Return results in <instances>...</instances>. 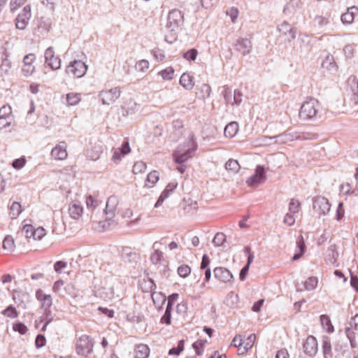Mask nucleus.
<instances>
[{
    "label": "nucleus",
    "instance_id": "nucleus-1",
    "mask_svg": "<svg viewBox=\"0 0 358 358\" xmlns=\"http://www.w3.org/2000/svg\"><path fill=\"white\" fill-rule=\"evenodd\" d=\"M185 21L184 13L180 10L173 8L167 15L166 27L171 31H177L182 27Z\"/></svg>",
    "mask_w": 358,
    "mask_h": 358
},
{
    "label": "nucleus",
    "instance_id": "nucleus-2",
    "mask_svg": "<svg viewBox=\"0 0 358 358\" xmlns=\"http://www.w3.org/2000/svg\"><path fill=\"white\" fill-rule=\"evenodd\" d=\"M319 102L314 98H308L305 101L300 109L299 117L303 120H310L317 115Z\"/></svg>",
    "mask_w": 358,
    "mask_h": 358
},
{
    "label": "nucleus",
    "instance_id": "nucleus-3",
    "mask_svg": "<svg viewBox=\"0 0 358 358\" xmlns=\"http://www.w3.org/2000/svg\"><path fill=\"white\" fill-rule=\"evenodd\" d=\"M345 333L350 341V346L352 349L358 347L357 338L358 337V314H356L351 318L349 326L345 329Z\"/></svg>",
    "mask_w": 358,
    "mask_h": 358
},
{
    "label": "nucleus",
    "instance_id": "nucleus-4",
    "mask_svg": "<svg viewBox=\"0 0 358 358\" xmlns=\"http://www.w3.org/2000/svg\"><path fill=\"white\" fill-rule=\"evenodd\" d=\"M94 343L89 336L82 335L76 341V350L77 354L87 356L93 350Z\"/></svg>",
    "mask_w": 358,
    "mask_h": 358
},
{
    "label": "nucleus",
    "instance_id": "nucleus-5",
    "mask_svg": "<svg viewBox=\"0 0 358 358\" xmlns=\"http://www.w3.org/2000/svg\"><path fill=\"white\" fill-rule=\"evenodd\" d=\"M266 170L263 166L258 165L255 173L246 180V184L251 187H257L266 180Z\"/></svg>",
    "mask_w": 358,
    "mask_h": 358
},
{
    "label": "nucleus",
    "instance_id": "nucleus-6",
    "mask_svg": "<svg viewBox=\"0 0 358 358\" xmlns=\"http://www.w3.org/2000/svg\"><path fill=\"white\" fill-rule=\"evenodd\" d=\"M118 203L119 199L117 196L112 195L108 198L105 208V213L106 216V222H108V225L113 222V219L115 216V212Z\"/></svg>",
    "mask_w": 358,
    "mask_h": 358
},
{
    "label": "nucleus",
    "instance_id": "nucleus-7",
    "mask_svg": "<svg viewBox=\"0 0 358 358\" xmlns=\"http://www.w3.org/2000/svg\"><path fill=\"white\" fill-rule=\"evenodd\" d=\"M87 65L80 60H76L69 64L66 68L67 73L76 78H81L87 71Z\"/></svg>",
    "mask_w": 358,
    "mask_h": 358
},
{
    "label": "nucleus",
    "instance_id": "nucleus-8",
    "mask_svg": "<svg viewBox=\"0 0 358 358\" xmlns=\"http://www.w3.org/2000/svg\"><path fill=\"white\" fill-rule=\"evenodd\" d=\"M45 64L55 71L61 67V59L55 53L52 48H48L45 52Z\"/></svg>",
    "mask_w": 358,
    "mask_h": 358
},
{
    "label": "nucleus",
    "instance_id": "nucleus-9",
    "mask_svg": "<svg viewBox=\"0 0 358 358\" xmlns=\"http://www.w3.org/2000/svg\"><path fill=\"white\" fill-rule=\"evenodd\" d=\"M121 90L119 87L103 90L100 93L102 102L104 104H110L115 102L120 96Z\"/></svg>",
    "mask_w": 358,
    "mask_h": 358
},
{
    "label": "nucleus",
    "instance_id": "nucleus-10",
    "mask_svg": "<svg viewBox=\"0 0 358 358\" xmlns=\"http://www.w3.org/2000/svg\"><path fill=\"white\" fill-rule=\"evenodd\" d=\"M31 17V8L29 6L24 7L22 12L17 15L15 20L17 29H24L29 23Z\"/></svg>",
    "mask_w": 358,
    "mask_h": 358
},
{
    "label": "nucleus",
    "instance_id": "nucleus-11",
    "mask_svg": "<svg viewBox=\"0 0 358 358\" xmlns=\"http://www.w3.org/2000/svg\"><path fill=\"white\" fill-rule=\"evenodd\" d=\"M304 353L310 358H313L317 352V341L313 336H309L303 345Z\"/></svg>",
    "mask_w": 358,
    "mask_h": 358
},
{
    "label": "nucleus",
    "instance_id": "nucleus-12",
    "mask_svg": "<svg viewBox=\"0 0 358 358\" xmlns=\"http://www.w3.org/2000/svg\"><path fill=\"white\" fill-rule=\"evenodd\" d=\"M213 273L215 278L223 283L230 282L234 278L231 271L224 267H216Z\"/></svg>",
    "mask_w": 358,
    "mask_h": 358
},
{
    "label": "nucleus",
    "instance_id": "nucleus-13",
    "mask_svg": "<svg viewBox=\"0 0 358 358\" xmlns=\"http://www.w3.org/2000/svg\"><path fill=\"white\" fill-rule=\"evenodd\" d=\"M36 55L34 54H28L23 59L22 72L25 76H31L35 71L34 63L36 61Z\"/></svg>",
    "mask_w": 358,
    "mask_h": 358
},
{
    "label": "nucleus",
    "instance_id": "nucleus-14",
    "mask_svg": "<svg viewBox=\"0 0 358 358\" xmlns=\"http://www.w3.org/2000/svg\"><path fill=\"white\" fill-rule=\"evenodd\" d=\"M36 297L41 303V308L47 310L52 304V299L50 294H45L42 289L36 292Z\"/></svg>",
    "mask_w": 358,
    "mask_h": 358
},
{
    "label": "nucleus",
    "instance_id": "nucleus-15",
    "mask_svg": "<svg viewBox=\"0 0 358 358\" xmlns=\"http://www.w3.org/2000/svg\"><path fill=\"white\" fill-rule=\"evenodd\" d=\"M69 213L74 220H78L83 213V208L78 201H72L69 206Z\"/></svg>",
    "mask_w": 358,
    "mask_h": 358
},
{
    "label": "nucleus",
    "instance_id": "nucleus-16",
    "mask_svg": "<svg viewBox=\"0 0 358 358\" xmlns=\"http://www.w3.org/2000/svg\"><path fill=\"white\" fill-rule=\"evenodd\" d=\"M11 115L12 109L10 106H3L0 108V128L10 125V122L7 120L10 118Z\"/></svg>",
    "mask_w": 358,
    "mask_h": 358
},
{
    "label": "nucleus",
    "instance_id": "nucleus-17",
    "mask_svg": "<svg viewBox=\"0 0 358 358\" xmlns=\"http://www.w3.org/2000/svg\"><path fill=\"white\" fill-rule=\"evenodd\" d=\"M314 208H317L321 215H326L330 210L331 204L327 199L320 197L315 201Z\"/></svg>",
    "mask_w": 358,
    "mask_h": 358
},
{
    "label": "nucleus",
    "instance_id": "nucleus-18",
    "mask_svg": "<svg viewBox=\"0 0 358 358\" xmlns=\"http://www.w3.org/2000/svg\"><path fill=\"white\" fill-rule=\"evenodd\" d=\"M177 183L175 182H170L169 183L165 189L162 192L161 195L158 198L157 202L155 204V208L159 207L164 201L168 198L171 193H172L175 189L177 187Z\"/></svg>",
    "mask_w": 358,
    "mask_h": 358
},
{
    "label": "nucleus",
    "instance_id": "nucleus-19",
    "mask_svg": "<svg viewBox=\"0 0 358 358\" xmlns=\"http://www.w3.org/2000/svg\"><path fill=\"white\" fill-rule=\"evenodd\" d=\"M338 253L334 244L331 245L325 252V261L327 264L334 265L337 261Z\"/></svg>",
    "mask_w": 358,
    "mask_h": 358
},
{
    "label": "nucleus",
    "instance_id": "nucleus-20",
    "mask_svg": "<svg viewBox=\"0 0 358 358\" xmlns=\"http://www.w3.org/2000/svg\"><path fill=\"white\" fill-rule=\"evenodd\" d=\"M98 295L104 301L111 300L114 296V290L112 287L103 286L97 290Z\"/></svg>",
    "mask_w": 358,
    "mask_h": 358
},
{
    "label": "nucleus",
    "instance_id": "nucleus-21",
    "mask_svg": "<svg viewBox=\"0 0 358 358\" xmlns=\"http://www.w3.org/2000/svg\"><path fill=\"white\" fill-rule=\"evenodd\" d=\"M180 84L187 90H191L194 85V78L188 73H184L180 78Z\"/></svg>",
    "mask_w": 358,
    "mask_h": 358
},
{
    "label": "nucleus",
    "instance_id": "nucleus-22",
    "mask_svg": "<svg viewBox=\"0 0 358 358\" xmlns=\"http://www.w3.org/2000/svg\"><path fill=\"white\" fill-rule=\"evenodd\" d=\"M358 13V9L356 7H351L348 8L347 12L341 15V20L344 24H351L355 19V15Z\"/></svg>",
    "mask_w": 358,
    "mask_h": 358
},
{
    "label": "nucleus",
    "instance_id": "nucleus-23",
    "mask_svg": "<svg viewBox=\"0 0 358 358\" xmlns=\"http://www.w3.org/2000/svg\"><path fill=\"white\" fill-rule=\"evenodd\" d=\"M150 354V348L147 345L139 344L134 350L135 358H148Z\"/></svg>",
    "mask_w": 358,
    "mask_h": 358
},
{
    "label": "nucleus",
    "instance_id": "nucleus-24",
    "mask_svg": "<svg viewBox=\"0 0 358 358\" xmlns=\"http://www.w3.org/2000/svg\"><path fill=\"white\" fill-rule=\"evenodd\" d=\"M237 49L244 55L249 54L252 49V43L248 39L242 38L238 41Z\"/></svg>",
    "mask_w": 358,
    "mask_h": 358
},
{
    "label": "nucleus",
    "instance_id": "nucleus-25",
    "mask_svg": "<svg viewBox=\"0 0 358 358\" xmlns=\"http://www.w3.org/2000/svg\"><path fill=\"white\" fill-rule=\"evenodd\" d=\"M322 352L324 358L332 357L331 340L328 336H323L322 338Z\"/></svg>",
    "mask_w": 358,
    "mask_h": 358
},
{
    "label": "nucleus",
    "instance_id": "nucleus-26",
    "mask_svg": "<svg viewBox=\"0 0 358 358\" xmlns=\"http://www.w3.org/2000/svg\"><path fill=\"white\" fill-rule=\"evenodd\" d=\"M238 131V124L236 122L228 124L224 131V136L228 138H233Z\"/></svg>",
    "mask_w": 358,
    "mask_h": 358
},
{
    "label": "nucleus",
    "instance_id": "nucleus-27",
    "mask_svg": "<svg viewBox=\"0 0 358 358\" xmlns=\"http://www.w3.org/2000/svg\"><path fill=\"white\" fill-rule=\"evenodd\" d=\"M51 154L52 157H66L67 152L65 143H62L57 145L52 150Z\"/></svg>",
    "mask_w": 358,
    "mask_h": 358
},
{
    "label": "nucleus",
    "instance_id": "nucleus-28",
    "mask_svg": "<svg viewBox=\"0 0 358 358\" xmlns=\"http://www.w3.org/2000/svg\"><path fill=\"white\" fill-rule=\"evenodd\" d=\"M159 176L157 171H153L148 176L145 181V187L148 188L152 187L158 181Z\"/></svg>",
    "mask_w": 358,
    "mask_h": 358
},
{
    "label": "nucleus",
    "instance_id": "nucleus-29",
    "mask_svg": "<svg viewBox=\"0 0 358 358\" xmlns=\"http://www.w3.org/2000/svg\"><path fill=\"white\" fill-rule=\"evenodd\" d=\"M225 168L228 171H231L233 173H237L241 166L237 160L230 158L225 164Z\"/></svg>",
    "mask_w": 358,
    "mask_h": 358
},
{
    "label": "nucleus",
    "instance_id": "nucleus-30",
    "mask_svg": "<svg viewBox=\"0 0 358 358\" xmlns=\"http://www.w3.org/2000/svg\"><path fill=\"white\" fill-rule=\"evenodd\" d=\"M320 321L323 327L325 328L328 332L331 333L334 331V327L328 315H322L320 316Z\"/></svg>",
    "mask_w": 358,
    "mask_h": 358
},
{
    "label": "nucleus",
    "instance_id": "nucleus-31",
    "mask_svg": "<svg viewBox=\"0 0 358 358\" xmlns=\"http://www.w3.org/2000/svg\"><path fill=\"white\" fill-rule=\"evenodd\" d=\"M296 244L299 248V252L294 255L292 257L293 261L298 260L303 255L305 251L306 245L302 236H301L300 239L297 241Z\"/></svg>",
    "mask_w": 358,
    "mask_h": 358
},
{
    "label": "nucleus",
    "instance_id": "nucleus-32",
    "mask_svg": "<svg viewBox=\"0 0 358 358\" xmlns=\"http://www.w3.org/2000/svg\"><path fill=\"white\" fill-rule=\"evenodd\" d=\"M10 210L11 218H16L22 212V207L20 203L18 202H13L10 208Z\"/></svg>",
    "mask_w": 358,
    "mask_h": 358
},
{
    "label": "nucleus",
    "instance_id": "nucleus-33",
    "mask_svg": "<svg viewBox=\"0 0 358 358\" xmlns=\"http://www.w3.org/2000/svg\"><path fill=\"white\" fill-rule=\"evenodd\" d=\"M3 248L9 252H12L15 248L14 240L11 236H6L3 241Z\"/></svg>",
    "mask_w": 358,
    "mask_h": 358
},
{
    "label": "nucleus",
    "instance_id": "nucleus-34",
    "mask_svg": "<svg viewBox=\"0 0 358 358\" xmlns=\"http://www.w3.org/2000/svg\"><path fill=\"white\" fill-rule=\"evenodd\" d=\"M1 314L12 319L16 318L18 316L17 310L12 305L8 306L5 310H3L1 312Z\"/></svg>",
    "mask_w": 358,
    "mask_h": 358
},
{
    "label": "nucleus",
    "instance_id": "nucleus-35",
    "mask_svg": "<svg viewBox=\"0 0 358 358\" xmlns=\"http://www.w3.org/2000/svg\"><path fill=\"white\" fill-rule=\"evenodd\" d=\"M164 80H172L174 75V69L171 66H169L159 72Z\"/></svg>",
    "mask_w": 358,
    "mask_h": 358
},
{
    "label": "nucleus",
    "instance_id": "nucleus-36",
    "mask_svg": "<svg viewBox=\"0 0 358 358\" xmlns=\"http://www.w3.org/2000/svg\"><path fill=\"white\" fill-rule=\"evenodd\" d=\"M207 343L206 340H198L195 341L192 344V348L194 349L196 355H201L203 352V348H204L206 343Z\"/></svg>",
    "mask_w": 358,
    "mask_h": 358
},
{
    "label": "nucleus",
    "instance_id": "nucleus-37",
    "mask_svg": "<svg viewBox=\"0 0 358 358\" xmlns=\"http://www.w3.org/2000/svg\"><path fill=\"white\" fill-rule=\"evenodd\" d=\"M317 282L316 277H310L304 282L305 289L308 291L313 290L317 287Z\"/></svg>",
    "mask_w": 358,
    "mask_h": 358
},
{
    "label": "nucleus",
    "instance_id": "nucleus-38",
    "mask_svg": "<svg viewBox=\"0 0 358 358\" xmlns=\"http://www.w3.org/2000/svg\"><path fill=\"white\" fill-rule=\"evenodd\" d=\"M185 346V341L180 340L178 343L177 347H173L169 351V355H179L183 351Z\"/></svg>",
    "mask_w": 358,
    "mask_h": 358
},
{
    "label": "nucleus",
    "instance_id": "nucleus-39",
    "mask_svg": "<svg viewBox=\"0 0 358 358\" xmlns=\"http://www.w3.org/2000/svg\"><path fill=\"white\" fill-rule=\"evenodd\" d=\"M226 242V236L222 232H218L215 234L213 239V243L217 246H222Z\"/></svg>",
    "mask_w": 358,
    "mask_h": 358
},
{
    "label": "nucleus",
    "instance_id": "nucleus-40",
    "mask_svg": "<svg viewBox=\"0 0 358 358\" xmlns=\"http://www.w3.org/2000/svg\"><path fill=\"white\" fill-rule=\"evenodd\" d=\"M256 338V336L254 334H250L247 338L242 337V343L246 347V349H250L254 343Z\"/></svg>",
    "mask_w": 358,
    "mask_h": 358
},
{
    "label": "nucleus",
    "instance_id": "nucleus-41",
    "mask_svg": "<svg viewBox=\"0 0 358 358\" xmlns=\"http://www.w3.org/2000/svg\"><path fill=\"white\" fill-rule=\"evenodd\" d=\"M146 164L143 161H138L133 166L132 171L134 174L141 173L146 169Z\"/></svg>",
    "mask_w": 358,
    "mask_h": 358
},
{
    "label": "nucleus",
    "instance_id": "nucleus-42",
    "mask_svg": "<svg viewBox=\"0 0 358 358\" xmlns=\"http://www.w3.org/2000/svg\"><path fill=\"white\" fill-rule=\"evenodd\" d=\"M163 259V252L159 250H155L151 255L150 261L154 264H158Z\"/></svg>",
    "mask_w": 358,
    "mask_h": 358
},
{
    "label": "nucleus",
    "instance_id": "nucleus-43",
    "mask_svg": "<svg viewBox=\"0 0 358 358\" xmlns=\"http://www.w3.org/2000/svg\"><path fill=\"white\" fill-rule=\"evenodd\" d=\"M191 273V268L187 264H182L178 268V273L182 278H187Z\"/></svg>",
    "mask_w": 358,
    "mask_h": 358
},
{
    "label": "nucleus",
    "instance_id": "nucleus-44",
    "mask_svg": "<svg viewBox=\"0 0 358 358\" xmlns=\"http://www.w3.org/2000/svg\"><path fill=\"white\" fill-rule=\"evenodd\" d=\"M66 100L69 106H75L79 103L80 98L78 94L70 93L67 94Z\"/></svg>",
    "mask_w": 358,
    "mask_h": 358
},
{
    "label": "nucleus",
    "instance_id": "nucleus-45",
    "mask_svg": "<svg viewBox=\"0 0 358 358\" xmlns=\"http://www.w3.org/2000/svg\"><path fill=\"white\" fill-rule=\"evenodd\" d=\"M45 312L44 313V317L42 320L45 322V324L41 329L43 331H45L46 330V327H47L48 324L49 323H50L54 319V316L52 315V314L50 310L48 309L47 310H45Z\"/></svg>",
    "mask_w": 358,
    "mask_h": 358
},
{
    "label": "nucleus",
    "instance_id": "nucleus-46",
    "mask_svg": "<svg viewBox=\"0 0 358 358\" xmlns=\"http://www.w3.org/2000/svg\"><path fill=\"white\" fill-rule=\"evenodd\" d=\"M189 158H174L175 163L178 164L176 169L180 173H183L186 170V166L183 164Z\"/></svg>",
    "mask_w": 358,
    "mask_h": 358
},
{
    "label": "nucleus",
    "instance_id": "nucleus-47",
    "mask_svg": "<svg viewBox=\"0 0 358 358\" xmlns=\"http://www.w3.org/2000/svg\"><path fill=\"white\" fill-rule=\"evenodd\" d=\"M86 205L88 208H91L92 210H94L96 208V207L99 204V201L96 200L95 198H94L91 195H88L86 196Z\"/></svg>",
    "mask_w": 358,
    "mask_h": 358
},
{
    "label": "nucleus",
    "instance_id": "nucleus-48",
    "mask_svg": "<svg viewBox=\"0 0 358 358\" xmlns=\"http://www.w3.org/2000/svg\"><path fill=\"white\" fill-rule=\"evenodd\" d=\"M150 67V64L148 60L142 59L138 62L136 64V69L141 72L146 71Z\"/></svg>",
    "mask_w": 358,
    "mask_h": 358
},
{
    "label": "nucleus",
    "instance_id": "nucleus-49",
    "mask_svg": "<svg viewBox=\"0 0 358 358\" xmlns=\"http://www.w3.org/2000/svg\"><path fill=\"white\" fill-rule=\"evenodd\" d=\"M13 330L19 332L22 335H24L27 331V327L24 323L17 322L13 324Z\"/></svg>",
    "mask_w": 358,
    "mask_h": 358
},
{
    "label": "nucleus",
    "instance_id": "nucleus-50",
    "mask_svg": "<svg viewBox=\"0 0 358 358\" xmlns=\"http://www.w3.org/2000/svg\"><path fill=\"white\" fill-rule=\"evenodd\" d=\"M300 203L298 200L292 199L289 205V211L292 214H295L299 212Z\"/></svg>",
    "mask_w": 358,
    "mask_h": 358
},
{
    "label": "nucleus",
    "instance_id": "nucleus-51",
    "mask_svg": "<svg viewBox=\"0 0 358 358\" xmlns=\"http://www.w3.org/2000/svg\"><path fill=\"white\" fill-rule=\"evenodd\" d=\"M45 234V229L43 227H38L36 229H34V231L31 232V236L34 240H41Z\"/></svg>",
    "mask_w": 358,
    "mask_h": 358
},
{
    "label": "nucleus",
    "instance_id": "nucleus-52",
    "mask_svg": "<svg viewBox=\"0 0 358 358\" xmlns=\"http://www.w3.org/2000/svg\"><path fill=\"white\" fill-rule=\"evenodd\" d=\"M198 55V52L196 49H191L183 54V57L189 61H194L196 59Z\"/></svg>",
    "mask_w": 358,
    "mask_h": 358
},
{
    "label": "nucleus",
    "instance_id": "nucleus-53",
    "mask_svg": "<svg viewBox=\"0 0 358 358\" xmlns=\"http://www.w3.org/2000/svg\"><path fill=\"white\" fill-rule=\"evenodd\" d=\"M187 146L188 147V148L185 150V152L182 155H183L182 157H185L188 155H190L192 151H194L197 148V145H196L195 141L192 139L189 140L187 142Z\"/></svg>",
    "mask_w": 358,
    "mask_h": 358
},
{
    "label": "nucleus",
    "instance_id": "nucleus-54",
    "mask_svg": "<svg viewBox=\"0 0 358 358\" xmlns=\"http://www.w3.org/2000/svg\"><path fill=\"white\" fill-rule=\"evenodd\" d=\"M161 323L166 324L167 325L171 323V311L169 309L166 310L164 315L162 317Z\"/></svg>",
    "mask_w": 358,
    "mask_h": 358
},
{
    "label": "nucleus",
    "instance_id": "nucleus-55",
    "mask_svg": "<svg viewBox=\"0 0 358 358\" xmlns=\"http://www.w3.org/2000/svg\"><path fill=\"white\" fill-rule=\"evenodd\" d=\"M239 11L236 8H231L227 11V15H228L232 21L233 23H235L236 19L238 16Z\"/></svg>",
    "mask_w": 358,
    "mask_h": 358
},
{
    "label": "nucleus",
    "instance_id": "nucleus-56",
    "mask_svg": "<svg viewBox=\"0 0 358 358\" xmlns=\"http://www.w3.org/2000/svg\"><path fill=\"white\" fill-rule=\"evenodd\" d=\"M178 297H179V294L177 293H173V294H171L168 299V303H167L166 310L169 309V310L172 311V307H173V303L175 301H176L178 299Z\"/></svg>",
    "mask_w": 358,
    "mask_h": 358
},
{
    "label": "nucleus",
    "instance_id": "nucleus-57",
    "mask_svg": "<svg viewBox=\"0 0 358 358\" xmlns=\"http://www.w3.org/2000/svg\"><path fill=\"white\" fill-rule=\"evenodd\" d=\"M348 83L352 87H355L356 88V92H355V94L357 96V99L358 100V80L355 76H350L348 78ZM353 90H355V89H353Z\"/></svg>",
    "mask_w": 358,
    "mask_h": 358
},
{
    "label": "nucleus",
    "instance_id": "nucleus-58",
    "mask_svg": "<svg viewBox=\"0 0 358 358\" xmlns=\"http://www.w3.org/2000/svg\"><path fill=\"white\" fill-rule=\"evenodd\" d=\"M26 163L25 158H16L12 163V166L15 169L22 168Z\"/></svg>",
    "mask_w": 358,
    "mask_h": 358
},
{
    "label": "nucleus",
    "instance_id": "nucleus-59",
    "mask_svg": "<svg viewBox=\"0 0 358 358\" xmlns=\"http://www.w3.org/2000/svg\"><path fill=\"white\" fill-rule=\"evenodd\" d=\"M45 337L42 334H38L35 341V345L36 348H41L45 345Z\"/></svg>",
    "mask_w": 358,
    "mask_h": 358
},
{
    "label": "nucleus",
    "instance_id": "nucleus-60",
    "mask_svg": "<svg viewBox=\"0 0 358 358\" xmlns=\"http://www.w3.org/2000/svg\"><path fill=\"white\" fill-rule=\"evenodd\" d=\"M27 0H11L10 3V7L11 11H15L17 10L21 5H22Z\"/></svg>",
    "mask_w": 358,
    "mask_h": 358
},
{
    "label": "nucleus",
    "instance_id": "nucleus-61",
    "mask_svg": "<svg viewBox=\"0 0 358 358\" xmlns=\"http://www.w3.org/2000/svg\"><path fill=\"white\" fill-rule=\"evenodd\" d=\"M293 215L294 214H292L290 213H287L284 217V220H283L284 223H285L288 226L293 225L295 222V219H294Z\"/></svg>",
    "mask_w": 358,
    "mask_h": 358
},
{
    "label": "nucleus",
    "instance_id": "nucleus-62",
    "mask_svg": "<svg viewBox=\"0 0 358 358\" xmlns=\"http://www.w3.org/2000/svg\"><path fill=\"white\" fill-rule=\"evenodd\" d=\"M131 152V148L128 141L122 143L120 148V154L122 155H128Z\"/></svg>",
    "mask_w": 358,
    "mask_h": 358
},
{
    "label": "nucleus",
    "instance_id": "nucleus-63",
    "mask_svg": "<svg viewBox=\"0 0 358 358\" xmlns=\"http://www.w3.org/2000/svg\"><path fill=\"white\" fill-rule=\"evenodd\" d=\"M201 92L203 93V94H202V97L203 98L208 97L210 94L211 88H210V87L208 85L203 84L201 87Z\"/></svg>",
    "mask_w": 358,
    "mask_h": 358
},
{
    "label": "nucleus",
    "instance_id": "nucleus-64",
    "mask_svg": "<svg viewBox=\"0 0 358 358\" xmlns=\"http://www.w3.org/2000/svg\"><path fill=\"white\" fill-rule=\"evenodd\" d=\"M289 355L287 350L285 348L278 350L276 353L275 358H289Z\"/></svg>",
    "mask_w": 358,
    "mask_h": 358
}]
</instances>
